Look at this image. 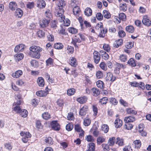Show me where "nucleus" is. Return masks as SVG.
Masks as SVG:
<instances>
[{
  "mask_svg": "<svg viewBox=\"0 0 151 151\" xmlns=\"http://www.w3.org/2000/svg\"><path fill=\"white\" fill-rule=\"evenodd\" d=\"M70 64L71 66L74 67L76 66L77 65L76 59L74 57H72L70 58Z\"/></svg>",
  "mask_w": 151,
  "mask_h": 151,
  "instance_id": "obj_22",
  "label": "nucleus"
},
{
  "mask_svg": "<svg viewBox=\"0 0 151 151\" xmlns=\"http://www.w3.org/2000/svg\"><path fill=\"white\" fill-rule=\"evenodd\" d=\"M125 29L126 31L129 33H133L134 31V27L132 25L127 26Z\"/></svg>",
  "mask_w": 151,
  "mask_h": 151,
  "instance_id": "obj_28",
  "label": "nucleus"
},
{
  "mask_svg": "<svg viewBox=\"0 0 151 151\" xmlns=\"http://www.w3.org/2000/svg\"><path fill=\"white\" fill-rule=\"evenodd\" d=\"M119 58L122 61L125 62L127 60V57L125 55H122L120 56Z\"/></svg>",
  "mask_w": 151,
  "mask_h": 151,
  "instance_id": "obj_61",
  "label": "nucleus"
},
{
  "mask_svg": "<svg viewBox=\"0 0 151 151\" xmlns=\"http://www.w3.org/2000/svg\"><path fill=\"white\" fill-rule=\"evenodd\" d=\"M9 8L12 10H15L16 7V4L14 2H11L9 4Z\"/></svg>",
  "mask_w": 151,
  "mask_h": 151,
  "instance_id": "obj_38",
  "label": "nucleus"
},
{
  "mask_svg": "<svg viewBox=\"0 0 151 151\" xmlns=\"http://www.w3.org/2000/svg\"><path fill=\"white\" fill-rule=\"evenodd\" d=\"M133 46V43L132 42H127L126 45V47L128 49H130Z\"/></svg>",
  "mask_w": 151,
  "mask_h": 151,
  "instance_id": "obj_63",
  "label": "nucleus"
},
{
  "mask_svg": "<svg viewBox=\"0 0 151 151\" xmlns=\"http://www.w3.org/2000/svg\"><path fill=\"white\" fill-rule=\"evenodd\" d=\"M74 129L76 132H80L81 130H83L81 128V126L78 124H75L74 126Z\"/></svg>",
  "mask_w": 151,
  "mask_h": 151,
  "instance_id": "obj_51",
  "label": "nucleus"
},
{
  "mask_svg": "<svg viewBox=\"0 0 151 151\" xmlns=\"http://www.w3.org/2000/svg\"><path fill=\"white\" fill-rule=\"evenodd\" d=\"M100 52L101 53V57L103 59L106 60L108 59L109 55L105 52L103 50H101Z\"/></svg>",
  "mask_w": 151,
  "mask_h": 151,
  "instance_id": "obj_19",
  "label": "nucleus"
},
{
  "mask_svg": "<svg viewBox=\"0 0 151 151\" xmlns=\"http://www.w3.org/2000/svg\"><path fill=\"white\" fill-rule=\"evenodd\" d=\"M106 78V80L111 82L114 81L116 79V77L113 76V74L110 72H109L107 73Z\"/></svg>",
  "mask_w": 151,
  "mask_h": 151,
  "instance_id": "obj_10",
  "label": "nucleus"
},
{
  "mask_svg": "<svg viewBox=\"0 0 151 151\" xmlns=\"http://www.w3.org/2000/svg\"><path fill=\"white\" fill-rule=\"evenodd\" d=\"M45 141L47 144L48 145H52L53 143V141L52 138L50 137H46L45 139Z\"/></svg>",
  "mask_w": 151,
  "mask_h": 151,
  "instance_id": "obj_30",
  "label": "nucleus"
},
{
  "mask_svg": "<svg viewBox=\"0 0 151 151\" xmlns=\"http://www.w3.org/2000/svg\"><path fill=\"white\" fill-rule=\"evenodd\" d=\"M133 145H134L135 148H139L141 146V143L140 140H137L134 141Z\"/></svg>",
  "mask_w": 151,
  "mask_h": 151,
  "instance_id": "obj_14",
  "label": "nucleus"
},
{
  "mask_svg": "<svg viewBox=\"0 0 151 151\" xmlns=\"http://www.w3.org/2000/svg\"><path fill=\"white\" fill-rule=\"evenodd\" d=\"M15 57L16 60L19 61L23 58L24 55L22 53L16 54L15 55Z\"/></svg>",
  "mask_w": 151,
  "mask_h": 151,
  "instance_id": "obj_37",
  "label": "nucleus"
},
{
  "mask_svg": "<svg viewBox=\"0 0 151 151\" xmlns=\"http://www.w3.org/2000/svg\"><path fill=\"white\" fill-rule=\"evenodd\" d=\"M103 15L104 17L107 19L111 17L109 12L106 10H104L103 11Z\"/></svg>",
  "mask_w": 151,
  "mask_h": 151,
  "instance_id": "obj_41",
  "label": "nucleus"
},
{
  "mask_svg": "<svg viewBox=\"0 0 151 151\" xmlns=\"http://www.w3.org/2000/svg\"><path fill=\"white\" fill-rule=\"evenodd\" d=\"M37 33L38 36L40 38H43L45 37V32L42 30H39L37 32Z\"/></svg>",
  "mask_w": 151,
  "mask_h": 151,
  "instance_id": "obj_40",
  "label": "nucleus"
},
{
  "mask_svg": "<svg viewBox=\"0 0 151 151\" xmlns=\"http://www.w3.org/2000/svg\"><path fill=\"white\" fill-rule=\"evenodd\" d=\"M99 66L101 68L104 70H106L107 69L106 65L104 62H101Z\"/></svg>",
  "mask_w": 151,
  "mask_h": 151,
  "instance_id": "obj_57",
  "label": "nucleus"
},
{
  "mask_svg": "<svg viewBox=\"0 0 151 151\" xmlns=\"http://www.w3.org/2000/svg\"><path fill=\"white\" fill-rule=\"evenodd\" d=\"M96 83L97 86L99 88H102L104 87V83L102 81L100 80L98 81Z\"/></svg>",
  "mask_w": 151,
  "mask_h": 151,
  "instance_id": "obj_50",
  "label": "nucleus"
},
{
  "mask_svg": "<svg viewBox=\"0 0 151 151\" xmlns=\"http://www.w3.org/2000/svg\"><path fill=\"white\" fill-rule=\"evenodd\" d=\"M104 151H109V145L106 144H103L102 145Z\"/></svg>",
  "mask_w": 151,
  "mask_h": 151,
  "instance_id": "obj_52",
  "label": "nucleus"
},
{
  "mask_svg": "<svg viewBox=\"0 0 151 151\" xmlns=\"http://www.w3.org/2000/svg\"><path fill=\"white\" fill-rule=\"evenodd\" d=\"M29 49L31 51L28 53V55L30 56L35 58L39 59L40 58L41 55L40 52L42 50V48L38 46L33 45L30 47Z\"/></svg>",
  "mask_w": 151,
  "mask_h": 151,
  "instance_id": "obj_1",
  "label": "nucleus"
},
{
  "mask_svg": "<svg viewBox=\"0 0 151 151\" xmlns=\"http://www.w3.org/2000/svg\"><path fill=\"white\" fill-rule=\"evenodd\" d=\"M23 15V12L20 9H17L15 12V16L18 17H21Z\"/></svg>",
  "mask_w": 151,
  "mask_h": 151,
  "instance_id": "obj_20",
  "label": "nucleus"
},
{
  "mask_svg": "<svg viewBox=\"0 0 151 151\" xmlns=\"http://www.w3.org/2000/svg\"><path fill=\"white\" fill-rule=\"evenodd\" d=\"M68 31L70 32L73 34H76L77 32V30L73 27L69 28Z\"/></svg>",
  "mask_w": 151,
  "mask_h": 151,
  "instance_id": "obj_59",
  "label": "nucleus"
},
{
  "mask_svg": "<svg viewBox=\"0 0 151 151\" xmlns=\"http://www.w3.org/2000/svg\"><path fill=\"white\" fill-rule=\"evenodd\" d=\"M73 128V126L70 123L68 124L66 126V129L68 131L71 130Z\"/></svg>",
  "mask_w": 151,
  "mask_h": 151,
  "instance_id": "obj_58",
  "label": "nucleus"
},
{
  "mask_svg": "<svg viewBox=\"0 0 151 151\" xmlns=\"http://www.w3.org/2000/svg\"><path fill=\"white\" fill-rule=\"evenodd\" d=\"M19 114L22 117H25L27 115L28 112L26 109H22Z\"/></svg>",
  "mask_w": 151,
  "mask_h": 151,
  "instance_id": "obj_32",
  "label": "nucleus"
},
{
  "mask_svg": "<svg viewBox=\"0 0 151 151\" xmlns=\"http://www.w3.org/2000/svg\"><path fill=\"white\" fill-rule=\"evenodd\" d=\"M118 35L119 37H123L125 36L126 34L124 31L121 30L119 31Z\"/></svg>",
  "mask_w": 151,
  "mask_h": 151,
  "instance_id": "obj_62",
  "label": "nucleus"
},
{
  "mask_svg": "<svg viewBox=\"0 0 151 151\" xmlns=\"http://www.w3.org/2000/svg\"><path fill=\"white\" fill-rule=\"evenodd\" d=\"M103 47L104 50L108 52L109 51L110 48L108 44H104L103 46Z\"/></svg>",
  "mask_w": 151,
  "mask_h": 151,
  "instance_id": "obj_64",
  "label": "nucleus"
},
{
  "mask_svg": "<svg viewBox=\"0 0 151 151\" xmlns=\"http://www.w3.org/2000/svg\"><path fill=\"white\" fill-rule=\"evenodd\" d=\"M20 135L22 136L25 137L27 138L30 137H31V134L28 132H22L20 133Z\"/></svg>",
  "mask_w": 151,
  "mask_h": 151,
  "instance_id": "obj_46",
  "label": "nucleus"
},
{
  "mask_svg": "<svg viewBox=\"0 0 151 151\" xmlns=\"http://www.w3.org/2000/svg\"><path fill=\"white\" fill-rule=\"evenodd\" d=\"M101 129L105 133H107L108 132L109 127L107 125L104 124L102 126Z\"/></svg>",
  "mask_w": 151,
  "mask_h": 151,
  "instance_id": "obj_39",
  "label": "nucleus"
},
{
  "mask_svg": "<svg viewBox=\"0 0 151 151\" xmlns=\"http://www.w3.org/2000/svg\"><path fill=\"white\" fill-rule=\"evenodd\" d=\"M115 139V138L114 137H112L109 139L108 141V142L109 143V145L111 146L114 145Z\"/></svg>",
  "mask_w": 151,
  "mask_h": 151,
  "instance_id": "obj_54",
  "label": "nucleus"
},
{
  "mask_svg": "<svg viewBox=\"0 0 151 151\" xmlns=\"http://www.w3.org/2000/svg\"><path fill=\"white\" fill-rule=\"evenodd\" d=\"M135 120V118L133 116H129L126 117L124 118V121L125 122H133Z\"/></svg>",
  "mask_w": 151,
  "mask_h": 151,
  "instance_id": "obj_15",
  "label": "nucleus"
},
{
  "mask_svg": "<svg viewBox=\"0 0 151 151\" xmlns=\"http://www.w3.org/2000/svg\"><path fill=\"white\" fill-rule=\"evenodd\" d=\"M81 42V40L79 38L76 37V36H75V37L73 39L72 43L73 44L75 47H78V46L76 45V42L80 43Z\"/></svg>",
  "mask_w": 151,
  "mask_h": 151,
  "instance_id": "obj_27",
  "label": "nucleus"
},
{
  "mask_svg": "<svg viewBox=\"0 0 151 151\" xmlns=\"http://www.w3.org/2000/svg\"><path fill=\"white\" fill-rule=\"evenodd\" d=\"M128 63L132 67L136 66L135 60L132 58H131L128 61Z\"/></svg>",
  "mask_w": 151,
  "mask_h": 151,
  "instance_id": "obj_35",
  "label": "nucleus"
},
{
  "mask_svg": "<svg viewBox=\"0 0 151 151\" xmlns=\"http://www.w3.org/2000/svg\"><path fill=\"white\" fill-rule=\"evenodd\" d=\"M22 74V72L21 70H18L12 74V76L14 78H18Z\"/></svg>",
  "mask_w": 151,
  "mask_h": 151,
  "instance_id": "obj_11",
  "label": "nucleus"
},
{
  "mask_svg": "<svg viewBox=\"0 0 151 151\" xmlns=\"http://www.w3.org/2000/svg\"><path fill=\"white\" fill-rule=\"evenodd\" d=\"M86 140L88 142H93L94 140L93 137L91 135L87 136L86 137Z\"/></svg>",
  "mask_w": 151,
  "mask_h": 151,
  "instance_id": "obj_49",
  "label": "nucleus"
},
{
  "mask_svg": "<svg viewBox=\"0 0 151 151\" xmlns=\"http://www.w3.org/2000/svg\"><path fill=\"white\" fill-rule=\"evenodd\" d=\"M49 19H48L44 18L42 20H41L40 22V27L42 28H44L47 27L50 22Z\"/></svg>",
  "mask_w": 151,
  "mask_h": 151,
  "instance_id": "obj_3",
  "label": "nucleus"
},
{
  "mask_svg": "<svg viewBox=\"0 0 151 151\" xmlns=\"http://www.w3.org/2000/svg\"><path fill=\"white\" fill-rule=\"evenodd\" d=\"M126 17L125 14L123 13H120L119 14V18L120 20L125 21L126 19Z\"/></svg>",
  "mask_w": 151,
  "mask_h": 151,
  "instance_id": "obj_44",
  "label": "nucleus"
},
{
  "mask_svg": "<svg viewBox=\"0 0 151 151\" xmlns=\"http://www.w3.org/2000/svg\"><path fill=\"white\" fill-rule=\"evenodd\" d=\"M67 52L68 54H71L74 52V50L73 47L68 46L67 47Z\"/></svg>",
  "mask_w": 151,
  "mask_h": 151,
  "instance_id": "obj_45",
  "label": "nucleus"
},
{
  "mask_svg": "<svg viewBox=\"0 0 151 151\" xmlns=\"http://www.w3.org/2000/svg\"><path fill=\"white\" fill-rule=\"evenodd\" d=\"M65 1L64 0H59L58 2V6L59 7V10L58 12L56 14V16L57 17H60L61 18L62 21H63L64 18L62 16L64 12V9L63 8L65 6Z\"/></svg>",
  "mask_w": 151,
  "mask_h": 151,
  "instance_id": "obj_2",
  "label": "nucleus"
},
{
  "mask_svg": "<svg viewBox=\"0 0 151 151\" xmlns=\"http://www.w3.org/2000/svg\"><path fill=\"white\" fill-rule=\"evenodd\" d=\"M84 13L87 16H90L92 14V10L90 8L87 7L85 9Z\"/></svg>",
  "mask_w": 151,
  "mask_h": 151,
  "instance_id": "obj_25",
  "label": "nucleus"
},
{
  "mask_svg": "<svg viewBox=\"0 0 151 151\" xmlns=\"http://www.w3.org/2000/svg\"><path fill=\"white\" fill-rule=\"evenodd\" d=\"M125 124H124V128L127 130L131 129L133 127V125L131 124L128 122H125Z\"/></svg>",
  "mask_w": 151,
  "mask_h": 151,
  "instance_id": "obj_31",
  "label": "nucleus"
},
{
  "mask_svg": "<svg viewBox=\"0 0 151 151\" xmlns=\"http://www.w3.org/2000/svg\"><path fill=\"white\" fill-rule=\"evenodd\" d=\"M77 101L80 104H83L85 103L87 100V98L84 96L83 97L79 98L77 99Z\"/></svg>",
  "mask_w": 151,
  "mask_h": 151,
  "instance_id": "obj_21",
  "label": "nucleus"
},
{
  "mask_svg": "<svg viewBox=\"0 0 151 151\" xmlns=\"http://www.w3.org/2000/svg\"><path fill=\"white\" fill-rule=\"evenodd\" d=\"M95 150V144L91 142L89 143L88 150L87 151H94Z\"/></svg>",
  "mask_w": 151,
  "mask_h": 151,
  "instance_id": "obj_33",
  "label": "nucleus"
},
{
  "mask_svg": "<svg viewBox=\"0 0 151 151\" xmlns=\"http://www.w3.org/2000/svg\"><path fill=\"white\" fill-rule=\"evenodd\" d=\"M57 21L54 20L51 22L50 23V25L51 27L52 28H53L55 29H56L57 27Z\"/></svg>",
  "mask_w": 151,
  "mask_h": 151,
  "instance_id": "obj_53",
  "label": "nucleus"
},
{
  "mask_svg": "<svg viewBox=\"0 0 151 151\" xmlns=\"http://www.w3.org/2000/svg\"><path fill=\"white\" fill-rule=\"evenodd\" d=\"M54 47L55 49H60L63 48V45L61 43H57L54 44Z\"/></svg>",
  "mask_w": 151,
  "mask_h": 151,
  "instance_id": "obj_42",
  "label": "nucleus"
},
{
  "mask_svg": "<svg viewBox=\"0 0 151 151\" xmlns=\"http://www.w3.org/2000/svg\"><path fill=\"white\" fill-rule=\"evenodd\" d=\"M92 94L95 96H96L99 95L100 93V91L98 88H94L92 89Z\"/></svg>",
  "mask_w": 151,
  "mask_h": 151,
  "instance_id": "obj_23",
  "label": "nucleus"
},
{
  "mask_svg": "<svg viewBox=\"0 0 151 151\" xmlns=\"http://www.w3.org/2000/svg\"><path fill=\"white\" fill-rule=\"evenodd\" d=\"M36 93L37 96H44L47 95L48 93V92L47 91H40L37 92Z\"/></svg>",
  "mask_w": 151,
  "mask_h": 151,
  "instance_id": "obj_16",
  "label": "nucleus"
},
{
  "mask_svg": "<svg viewBox=\"0 0 151 151\" xmlns=\"http://www.w3.org/2000/svg\"><path fill=\"white\" fill-rule=\"evenodd\" d=\"M88 109V106L84 105L80 109L79 114L81 116H84L87 113Z\"/></svg>",
  "mask_w": 151,
  "mask_h": 151,
  "instance_id": "obj_5",
  "label": "nucleus"
},
{
  "mask_svg": "<svg viewBox=\"0 0 151 151\" xmlns=\"http://www.w3.org/2000/svg\"><path fill=\"white\" fill-rule=\"evenodd\" d=\"M37 7L40 9L44 8L46 6V3L43 0H38L37 1Z\"/></svg>",
  "mask_w": 151,
  "mask_h": 151,
  "instance_id": "obj_9",
  "label": "nucleus"
},
{
  "mask_svg": "<svg viewBox=\"0 0 151 151\" xmlns=\"http://www.w3.org/2000/svg\"><path fill=\"white\" fill-rule=\"evenodd\" d=\"M109 102L114 105H116L118 103L117 100L114 98H111L110 99Z\"/></svg>",
  "mask_w": 151,
  "mask_h": 151,
  "instance_id": "obj_56",
  "label": "nucleus"
},
{
  "mask_svg": "<svg viewBox=\"0 0 151 151\" xmlns=\"http://www.w3.org/2000/svg\"><path fill=\"white\" fill-rule=\"evenodd\" d=\"M122 124V121L119 119H117L115 121V126L117 128L121 127Z\"/></svg>",
  "mask_w": 151,
  "mask_h": 151,
  "instance_id": "obj_17",
  "label": "nucleus"
},
{
  "mask_svg": "<svg viewBox=\"0 0 151 151\" xmlns=\"http://www.w3.org/2000/svg\"><path fill=\"white\" fill-rule=\"evenodd\" d=\"M42 118L45 119L47 120L50 118V115L47 112H45L42 115Z\"/></svg>",
  "mask_w": 151,
  "mask_h": 151,
  "instance_id": "obj_48",
  "label": "nucleus"
},
{
  "mask_svg": "<svg viewBox=\"0 0 151 151\" xmlns=\"http://www.w3.org/2000/svg\"><path fill=\"white\" fill-rule=\"evenodd\" d=\"M123 43V40L122 39H119L116 40L115 42L114 43V46L116 48L118 47L119 46L121 45Z\"/></svg>",
  "mask_w": 151,
  "mask_h": 151,
  "instance_id": "obj_12",
  "label": "nucleus"
},
{
  "mask_svg": "<svg viewBox=\"0 0 151 151\" xmlns=\"http://www.w3.org/2000/svg\"><path fill=\"white\" fill-rule=\"evenodd\" d=\"M116 141H115V143L118 144L119 146H122L124 145L123 140L122 139L119 137H117L116 139Z\"/></svg>",
  "mask_w": 151,
  "mask_h": 151,
  "instance_id": "obj_29",
  "label": "nucleus"
},
{
  "mask_svg": "<svg viewBox=\"0 0 151 151\" xmlns=\"http://www.w3.org/2000/svg\"><path fill=\"white\" fill-rule=\"evenodd\" d=\"M100 32L98 35V36L100 37H104L105 36V34L107 32V29L106 28H103L102 29H100Z\"/></svg>",
  "mask_w": 151,
  "mask_h": 151,
  "instance_id": "obj_13",
  "label": "nucleus"
},
{
  "mask_svg": "<svg viewBox=\"0 0 151 151\" xmlns=\"http://www.w3.org/2000/svg\"><path fill=\"white\" fill-rule=\"evenodd\" d=\"M32 66L34 67H36L38 66V63L35 60H33L30 62Z\"/></svg>",
  "mask_w": 151,
  "mask_h": 151,
  "instance_id": "obj_55",
  "label": "nucleus"
},
{
  "mask_svg": "<svg viewBox=\"0 0 151 151\" xmlns=\"http://www.w3.org/2000/svg\"><path fill=\"white\" fill-rule=\"evenodd\" d=\"M25 48V45H24L20 44L15 47L14 51L15 52H19L22 51Z\"/></svg>",
  "mask_w": 151,
  "mask_h": 151,
  "instance_id": "obj_8",
  "label": "nucleus"
},
{
  "mask_svg": "<svg viewBox=\"0 0 151 151\" xmlns=\"http://www.w3.org/2000/svg\"><path fill=\"white\" fill-rule=\"evenodd\" d=\"M142 21L143 24L145 26H149L151 25V21L148 18L147 16L143 17Z\"/></svg>",
  "mask_w": 151,
  "mask_h": 151,
  "instance_id": "obj_7",
  "label": "nucleus"
},
{
  "mask_svg": "<svg viewBox=\"0 0 151 151\" xmlns=\"http://www.w3.org/2000/svg\"><path fill=\"white\" fill-rule=\"evenodd\" d=\"M105 139L103 137H99L97 139V142L98 144H100L105 141Z\"/></svg>",
  "mask_w": 151,
  "mask_h": 151,
  "instance_id": "obj_47",
  "label": "nucleus"
},
{
  "mask_svg": "<svg viewBox=\"0 0 151 151\" xmlns=\"http://www.w3.org/2000/svg\"><path fill=\"white\" fill-rule=\"evenodd\" d=\"M52 128L54 130L58 131L60 130V127L59 124L56 121H53L50 123Z\"/></svg>",
  "mask_w": 151,
  "mask_h": 151,
  "instance_id": "obj_4",
  "label": "nucleus"
},
{
  "mask_svg": "<svg viewBox=\"0 0 151 151\" xmlns=\"http://www.w3.org/2000/svg\"><path fill=\"white\" fill-rule=\"evenodd\" d=\"M93 54L94 62L96 64H98L100 60V55L99 53L96 51H94Z\"/></svg>",
  "mask_w": 151,
  "mask_h": 151,
  "instance_id": "obj_6",
  "label": "nucleus"
},
{
  "mask_svg": "<svg viewBox=\"0 0 151 151\" xmlns=\"http://www.w3.org/2000/svg\"><path fill=\"white\" fill-rule=\"evenodd\" d=\"M73 12L74 15L78 16L80 13V9L78 6H76L73 8Z\"/></svg>",
  "mask_w": 151,
  "mask_h": 151,
  "instance_id": "obj_18",
  "label": "nucleus"
},
{
  "mask_svg": "<svg viewBox=\"0 0 151 151\" xmlns=\"http://www.w3.org/2000/svg\"><path fill=\"white\" fill-rule=\"evenodd\" d=\"M37 83L40 86H43L44 85V81L41 77L38 78L37 79Z\"/></svg>",
  "mask_w": 151,
  "mask_h": 151,
  "instance_id": "obj_24",
  "label": "nucleus"
},
{
  "mask_svg": "<svg viewBox=\"0 0 151 151\" xmlns=\"http://www.w3.org/2000/svg\"><path fill=\"white\" fill-rule=\"evenodd\" d=\"M45 15L46 17L47 18V19L50 20V17L52 16L51 12L49 10H47L45 13Z\"/></svg>",
  "mask_w": 151,
  "mask_h": 151,
  "instance_id": "obj_34",
  "label": "nucleus"
},
{
  "mask_svg": "<svg viewBox=\"0 0 151 151\" xmlns=\"http://www.w3.org/2000/svg\"><path fill=\"white\" fill-rule=\"evenodd\" d=\"M119 8L121 10L124 12L127 9V6L126 3H121L119 5Z\"/></svg>",
  "mask_w": 151,
  "mask_h": 151,
  "instance_id": "obj_26",
  "label": "nucleus"
},
{
  "mask_svg": "<svg viewBox=\"0 0 151 151\" xmlns=\"http://www.w3.org/2000/svg\"><path fill=\"white\" fill-rule=\"evenodd\" d=\"M108 101V99L107 97H104L100 100L99 102H100L101 104H106Z\"/></svg>",
  "mask_w": 151,
  "mask_h": 151,
  "instance_id": "obj_43",
  "label": "nucleus"
},
{
  "mask_svg": "<svg viewBox=\"0 0 151 151\" xmlns=\"http://www.w3.org/2000/svg\"><path fill=\"white\" fill-rule=\"evenodd\" d=\"M126 111L128 114H132L135 115L137 113V112L136 111L131 109V108L127 109Z\"/></svg>",
  "mask_w": 151,
  "mask_h": 151,
  "instance_id": "obj_60",
  "label": "nucleus"
},
{
  "mask_svg": "<svg viewBox=\"0 0 151 151\" xmlns=\"http://www.w3.org/2000/svg\"><path fill=\"white\" fill-rule=\"evenodd\" d=\"M76 91V90L73 88L68 89L67 91V94L68 96H72L74 94Z\"/></svg>",
  "mask_w": 151,
  "mask_h": 151,
  "instance_id": "obj_36",
  "label": "nucleus"
}]
</instances>
